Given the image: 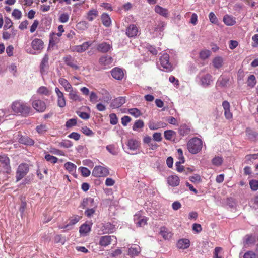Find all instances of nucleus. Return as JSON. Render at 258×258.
Segmentation results:
<instances>
[{"label":"nucleus","mask_w":258,"mask_h":258,"mask_svg":"<svg viewBox=\"0 0 258 258\" xmlns=\"http://www.w3.org/2000/svg\"><path fill=\"white\" fill-rule=\"evenodd\" d=\"M12 109L16 113L26 116L30 113L31 108L25 102L18 100L12 103Z\"/></svg>","instance_id":"1"},{"label":"nucleus","mask_w":258,"mask_h":258,"mask_svg":"<svg viewBox=\"0 0 258 258\" xmlns=\"http://www.w3.org/2000/svg\"><path fill=\"white\" fill-rule=\"evenodd\" d=\"M198 84L204 88L209 87L213 81L212 76L209 73H204L200 71L196 78Z\"/></svg>","instance_id":"2"},{"label":"nucleus","mask_w":258,"mask_h":258,"mask_svg":"<svg viewBox=\"0 0 258 258\" xmlns=\"http://www.w3.org/2000/svg\"><path fill=\"white\" fill-rule=\"evenodd\" d=\"M202 148V141L198 138H194L190 139L187 143V148L189 152L196 154Z\"/></svg>","instance_id":"3"},{"label":"nucleus","mask_w":258,"mask_h":258,"mask_svg":"<svg viewBox=\"0 0 258 258\" xmlns=\"http://www.w3.org/2000/svg\"><path fill=\"white\" fill-rule=\"evenodd\" d=\"M29 166L26 163L20 164L17 170L16 173V179L18 182L21 180L29 172Z\"/></svg>","instance_id":"4"},{"label":"nucleus","mask_w":258,"mask_h":258,"mask_svg":"<svg viewBox=\"0 0 258 258\" xmlns=\"http://www.w3.org/2000/svg\"><path fill=\"white\" fill-rule=\"evenodd\" d=\"M109 174L108 169L101 166H95L92 171V175L95 177H105Z\"/></svg>","instance_id":"5"},{"label":"nucleus","mask_w":258,"mask_h":258,"mask_svg":"<svg viewBox=\"0 0 258 258\" xmlns=\"http://www.w3.org/2000/svg\"><path fill=\"white\" fill-rule=\"evenodd\" d=\"M117 242L116 238L114 236L105 235L101 236L99 238V244L103 247L110 245L112 242Z\"/></svg>","instance_id":"6"},{"label":"nucleus","mask_w":258,"mask_h":258,"mask_svg":"<svg viewBox=\"0 0 258 258\" xmlns=\"http://www.w3.org/2000/svg\"><path fill=\"white\" fill-rule=\"evenodd\" d=\"M166 26V23L163 21H158L156 23L152 32L153 37H161L162 36L161 33L163 31Z\"/></svg>","instance_id":"7"},{"label":"nucleus","mask_w":258,"mask_h":258,"mask_svg":"<svg viewBox=\"0 0 258 258\" xmlns=\"http://www.w3.org/2000/svg\"><path fill=\"white\" fill-rule=\"evenodd\" d=\"M160 63L163 69L167 71H170L172 70V65L169 61V56L167 53L163 54L160 58Z\"/></svg>","instance_id":"8"},{"label":"nucleus","mask_w":258,"mask_h":258,"mask_svg":"<svg viewBox=\"0 0 258 258\" xmlns=\"http://www.w3.org/2000/svg\"><path fill=\"white\" fill-rule=\"evenodd\" d=\"M126 145L127 150L130 151L136 152L139 149L140 143L138 140L130 139L127 140Z\"/></svg>","instance_id":"9"},{"label":"nucleus","mask_w":258,"mask_h":258,"mask_svg":"<svg viewBox=\"0 0 258 258\" xmlns=\"http://www.w3.org/2000/svg\"><path fill=\"white\" fill-rule=\"evenodd\" d=\"M55 92L57 97V105L60 108L64 107L66 105V101L63 93L57 87L55 88Z\"/></svg>","instance_id":"10"},{"label":"nucleus","mask_w":258,"mask_h":258,"mask_svg":"<svg viewBox=\"0 0 258 258\" xmlns=\"http://www.w3.org/2000/svg\"><path fill=\"white\" fill-rule=\"evenodd\" d=\"M32 105L33 108L39 112H44L46 108L45 102L40 99L34 100Z\"/></svg>","instance_id":"11"},{"label":"nucleus","mask_w":258,"mask_h":258,"mask_svg":"<svg viewBox=\"0 0 258 258\" xmlns=\"http://www.w3.org/2000/svg\"><path fill=\"white\" fill-rule=\"evenodd\" d=\"M139 32V28L135 24L130 25L126 29V34L128 37H136Z\"/></svg>","instance_id":"12"},{"label":"nucleus","mask_w":258,"mask_h":258,"mask_svg":"<svg viewBox=\"0 0 258 258\" xmlns=\"http://www.w3.org/2000/svg\"><path fill=\"white\" fill-rule=\"evenodd\" d=\"M48 60V55L47 54H45L42 58L40 66V72L42 75L46 74L48 71L49 67Z\"/></svg>","instance_id":"13"},{"label":"nucleus","mask_w":258,"mask_h":258,"mask_svg":"<svg viewBox=\"0 0 258 258\" xmlns=\"http://www.w3.org/2000/svg\"><path fill=\"white\" fill-rule=\"evenodd\" d=\"M83 209H88L90 208H96L97 205L94 203V199L88 198L83 199L81 205Z\"/></svg>","instance_id":"14"},{"label":"nucleus","mask_w":258,"mask_h":258,"mask_svg":"<svg viewBox=\"0 0 258 258\" xmlns=\"http://www.w3.org/2000/svg\"><path fill=\"white\" fill-rule=\"evenodd\" d=\"M91 45L92 43L90 42H85L81 45L74 46L73 47V51L78 53H82L85 51Z\"/></svg>","instance_id":"15"},{"label":"nucleus","mask_w":258,"mask_h":258,"mask_svg":"<svg viewBox=\"0 0 258 258\" xmlns=\"http://www.w3.org/2000/svg\"><path fill=\"white\" fill-rule=\"evenodd\" d=\"M115 226L110 222L104 223L101 227V230L103 234L112 233L115 231Z\"/></svg>","instance_id":"16"},{"label":"nucleus","mask_w":258,"mask_h":258,"mask_svg":"<svg viewBox=\"0 0 258 258\" xmlns=\"http://www.w3.org/2000/svg\"><path fill=\"white\" fill-rule=\"evenodd\" d=\"M125 102V99L122 97H119L112 100L110 107L112 108H118Z\"/></svg>","instance_id":"17"},{"label":"nucleus","mask_w":258,"mask_h":258,"mask_svg":"<svg viewBox=\"0 0 258 258\" xmlns=\"http://www.w3.org/2000/svg\"><path fill=\"white\" fill-rule=\"evenodd\" d=\"M64 63L66 65L72 68L75 70L79 69L78 66L76 64V61L72 58V57L69 55H67L63 58Z\"/></svg>","instance_id":"18"},{"label":"nucleus","mask_w":258,"mask_h":258,"mask_svg":"<svg viewBox=\"0 0 258 258\" xmlns=\"http://www.w3.org/2000/svg\"><path fill=\"white\" fill-rule=\"evenodd\" d=\"M134 219L137 226L138 227H142L147 224V218L144 217H141L139 214H135Z\"/></svg>","instance_id":"19"},{"label":"nucleus","mask_w":258,"mask_h":258,"mask_svg":"<svg viewBox=\"0 0 258 258\" xmlns=\"http://www.w3.org/2000/svg\"><path fill=\"white\" fill-rule=\"evenodd\" d=\"M167 126V123L165 122L159 121L155 122L154 121H150L149 123V128L151 130H156L161 128H165Z\"/></svg>","instance_id":"20"},{"label":"nucleus","mask_w":258,"mask_h":258,"mask_svg":"<svg viewBox=\"0 0 258 258\" xmlns=\"http://www.w3.org/2000/svg\"><path fill=\"white\" fill-rule=\"evenodd\" d=\"M69 92V98L73 101H81L82 98L78 95L77 90L73 88L68 91Z\"/></svg>","instance_id":"21"},{"label":"nucleus","mask_w":258,"mask_h":258,"mask_svg":"<svg viewBox=\"0 0 258 258\" xmlns=\"http://www.w3.org/2000/svg\"><path fill=\"white\" fill-rule=\"evenodd\" d=\"M112 76L116 80H121L124 76L123 71L118 68H115L111 71Z\"/></svg>","instance_id":"22"},{"label":"nucleus","mask_w":258,"mask_h":258,"mask_svg":"<svg viewBox=\"0 0 258 258\" xmlns=\"http://www.w3.org/2000/svg\"><path fill=\"white\" fill-rule=\"evenodd\" d=\"M99 61L101 65L109 67L112 63L113 59L108 55H105L101 57Z\"/></svg>","instance_id":"23"},{"label":"nucleus","mask_w":258,"mask_h":258,"mask_svg":"<svg viewBox=\"0 0 258 258\" xmlns=\"http://www.w3.org/2000/svg\"><path fill=\"white\" fill-rule=\"evenodd\" d=\"M111 48V45L105 42L99 44L97 46V50L102 53L107 52Z\"/></svg>","instance_id":"24"},{"label":"nucleus","mask_w":258,"mask_h":258,"mask_svg":"<svg viewBox=\"0 0 258 258\" xmlns=\"http://www.w3.org/2000/svg\"><path fill=\"white\" fill-rule=\"evenodd\" d=\"M168 183L173 186H177L179 184V178L176 175L169 176L167 178Z\"/></svg>","instance_id":"25"},{"label":"nucleus","mask_w":258,"mask_h":258,"mask_svg":"<svg viewBox=\"0 0 258 258\" xmlns=\"http://www.w3.org/2000/svg\"><path fill=\"white\" fill-rule=\"evenodd\" d=\"M141 252V248L139 246L137 245H132L128 248L127 253L130 255L136 256L138 255Z\"/></svg>","instance_id":"26"},{"label":"nucleus","mask_w":258,"mask_h":258,"mask_svg":"<svg viewBox=\"0 0 258 258\" xmlns=\"http://www.w3.org/2000/svg\"><path fill=\"white\" fill-rule=\"evenodd\" d=\"M190 246V241L187 239H181L178 240L177 246L179 249H185Z\"/></svg>","instance_id":"27"},{"label":"nucleus","mask_w":258,"mask_h":258,"mask_svg":"<svg viewBox=\"0 0 258 258\" xmlns=\"http://www.w3.org/2000/svg\"><path fill=\"white\" fill-rule=\"evenodd\" d=\"M160 234L165 240H168L172 236V233L165 227H162L160 228Z\"/></svg>","instance_id":"28"},{"label":"nucleus","mask_w":258,"mask_h":258,"mask_svg":"<svg viewBox=\"0 0 258 258\" xmlns=\"http://www.w3.org/2000/svg\"><path fill=\"white\" fill-rule=\"evenodd\" d=\"M43 41L39 39H34L31 43L32 47L36 50H40L43 48Z\"/></svg>","instance_id":"29"},{"label":"nucleus","mask_w":258,"mask_h":258,"mask_svg":"<svg viewBox=\"0 0 258 258\" xmlns=\"http://www.w3.org/2000/svg\"><path fill=\"white\" fill-rule=\"evenodd\" d=\"M79 220V217L78 216H76L74 218L72 219L70 222L64 226L59 225L58 227L59 229H67V230L71 229L72 228V226L76 224Z\"/></svg>","instance_id":"30"},{"label":"nucleus","mask_w":258,"mask_h":258,"mask_svg":"<svg viewBox=\"0 0 258 258\" xmlns=\"http://www.w3.org/2000/svg\"><path fill=\"white\" fill-rule=\"evenodd\" d=\"M223 21L227 26H232L236 23L235 18L228 15H226L224 16Z\"/></svg>","instance_id":"31"},{"label":"nucleus","mask_w":258,"mask_h":258,"mask_svg":"<svg viewBox=\"0 0 258 258\" xmlns=\"http://www.w3.org/2000/svg\"><path fill=\"white\" fill-rule=\"evenodd\" d=\"M212 64L213 67L216 69L221 68L223 64V58L220 56L215 57L212 60Z\"/></svg>","instance_id":"32"},{"label":"nucleus","mask_w":258,"mask_h":258,"mask_svg":"<svg viewBox=\"0 0 258 258\" xmlns=\"http://www.w3.org/2000/svg\"><path fill=\"white\" fill-rule=\"evenodd\" d=\"M155 11L159 15L167 17L168 16V12L167 9L164 8L160 6L157 5L155 7Z\"/></svg>","instance_id":"33"},{"label":"nucleus","mask_w":258,"mask_h":258,"mask_svg":"<svg viewBox=\"0 0 258 258\" xmlns=\"http://www.w3.org/2000/svg\"><path fill=\"white\" fill-rule=\"evenodd\" d=\"M37 93L41 95H44L46 96H49L51 94V91L45 86H41L38 88L36 91Z\"/></svg>","instance_id":"34"},{"label":"nucleus","mask_w":258,"mask_h":258,"mask_svg":"<svg viewBox=\"0 0 258 258\" xmlns=\"http://www.w3.org/2000/svg\"><path fill=\"white\" fill-rule=\"evenodd\" d=\"M58 82L63 87L65 91L67 92L73 88L72 85L68 81V80L64 78H60L58 80Z\"/></svg>","instance_id":"35"},{"label":"nucleus","mask_w":258,"mask_h":258,"mask_svg":"<svg viewBox=\"0 0 258 258\" xmlns=\"http://www.w3.org/2000/svg\"><path fill=\"white\" fill-rule=\"evenodd\" d=\"M64 167L70 173L74 174L76 172L77 166L73 163L68 162L65 163Z\"/></svg>","instance_id":"36"},{"label":"nucleus","mask_w":258,"mask_h":258,"mask_svg":"<svg viewBox=\"0 0 258 258\" xmlns=\"http://www.w3.org/2000/svg\"><path fill=\"white\" fill-rule=\"evenodd\" d=\"M101 20L103 24L106 27H109L111 24V19L109 16L106 13H103L101 15Z\"/></svg>","instance_id":"37"},{"label":"nucleus","mask_w":258,"mask_h":258,"mask_svg":"<svg viewBox=\"0 0 258 258\" xmlns=\"http://www.w3.org/2000/svg\"><path fill=\"white\" fill-rule=\"evenodd\" d=\"M228 82V79L226 77L220 76L216 82V86L220 87H224L226 86Z\"/></svg>","instance_id":"38"},{"label":"nucleus","mask_w":258,"mask_h":258,"mask_svg":"<svg viewBox=\"0 0 258 258\" xmlns=\"http://www.w3.org/2000/svg\"><path fill=\"white\" fill-rule=\"evenodd\" d=\"M255 242V238L252 236L247 235L245 236L244 239L243 243L244 246L249 245L250 244H253Z\"/></svg>","instance_id":"39"},{"label":"nucleus","mask_w":258,"mask_h":258,"mask_svg":"<svg viewBox=\"0 0 258 258\" xmlns=\"http://www.w3.org/2000/svg\"><path fill=\"white\" fill-rule=\"evenodd\" d=\"M91 230V226L88 224H84L80 227L79 232L83 235H86Z\"/></svg>","instance_id":"40"},{"label":"nucleus","mask_w":258,"mask_h":258,"mask_svg":"<svg viewBox=\"0 0 258 258\" xmlns=\"http://www.w3.org/2000/svg\"><path fill=\"white\" fill-rule=\"evenodd\" d=\"M48 130V127L46 124H41L36 127V131L39 134H44Z\"/></svg>","instance_id":"41"},{"label":"nucleus","mask_w":258,"mask_h":258,"mask_svg":"<svg viewBox=\"0 0 258 258\" xmlns=\"http://www.w3.org/2000/svg\"><path fill=\"white\" fill-rule=\"evenodd\" d=\"M190 132V127L186 124L181 125L179 128V133L182 136L188 135Z\"/></svg>","instance_id":"42"},{"label":"nucleus","mask_w":258,"mask_h":258,"mask_svg":"<svg viewBox=\"0 0 258 258\" xmlns=\"http://www.w3.org/2000/svg\"><path fill=\"white\" fill-rule=\"evenodd\" d=\"M101 94L103 95L102 101L104 102L108 103L111 99L110 93L107 90H103L101 92Z\"/></svg>","instance_id":"43"},{"label":"nucleus","mask_w":258,"mask_h":258,"mask_svg":"<svg viewBox=\"0 0 258 258\" xmlns=\"http://www.w3.org/2000/svg\"><path fill=\"white\" fill-rule=\"evenodd\" d=\"M256 257L255 253L251 250L246 251L243 255L242 253L239 254V258H256Z\"/></svg>","instance_id":"44"},{"label":"nucleus","mask_w":258,"mask_h":258,"mask_svg":"<svg viewBox=\"0 0 258 258\" xmlns=\"http://www.w3.org/2000/svg\"><path fill=\"white\" fill-rule=\"evenodd\" d=\"M144 126V123L143 120H136L133 125V130L135 131H138L139 130L142 128Z\"/></svg>","instance_id":"45"},{"label":"nucleus","mask_w":258,"mask_h":258,"mask_svg":"<svg viewBox=\"0 0 258 258\" xmlns=\"http://www.w3.org/2000/svg\"><path fill=\"white\" fill-rule=\"evenodd\" d=\"M97 16V11L96 10H91L87 14V19L91 21L93 20Z\"/></svg>","instance_id":"46"},{"label":"nucleus","mask_w":258,"mask_h":258,"mask_svg":"<svg viewBox=\"0 0 258 258\" xmlns=\"http://www.w3.org/2000/svg\"><path fill=\"white\" fill-rule=\"evenodd\" d=\"M128 112L135 117H138L142 114L140 110L136 108L129 109Z\"/></svg>","instance_id":"47"},{"label":"nucleus","mask_w":258,"mask_h":258,"mask_svg":"<svg viewBox=\"0 0 258 258\" xmlns=\"http://www.w3.org/2000/svg\"><path fill=\"white\" fill-rule=\"evenodd\" d=\"M247 84L250 87H253L256 84V78L254 75H250L247 80Z\"/></svg>","instance_id":"48"},{"label":"nucleus","mask_w":258,"mask_h":258,"mask_svg":"<svg viewBox=\"0 0 258 258\" xmlns=\"http://www.w3.org/2000/svg\"><path fill=\"white\" fill-rule=\"evenodd\" d=\"M211 55V51L209 50H203L200 52V57L202 59L208 58Z\"/></svg>","instance_id":"49"},{"label":"nucleus","mask_w":258,"mask_h":258,"mask_svg":"<svg viewBox=\"0 0 258 258\" xmlns=\"http://www.w3.org/2000/svg\"><path fill=\"white\" fill-rule=\"evenodd\" d=\"M69 19V15L67 13H63L60 14L59 16V21L62 23H65Z\"/></svg>","instance_id":"50"},{"label":"nucleus","mask_w":258,"mask_h":258,"mask_svg":"<svg viewBox=\"0 0 258 258\" xmlns=\"http://www.w3.org/2000/svg\"><path fill=\"white\" fill-rule=\"evenodd\" d=\"M45 159L48 162L52 163H56L58 159L57 157L52 156L50 154H46L45 156Z\"/></svg>","instance_id":"51"},{"label":"nucleus","mask_w":258,"mask_h":258,"mask_svg":"<svg viewBox=\"0 0 258 258\" xmlns=\"http://www.w3.org/2000/svg\"><path fill=\"white\" fill-rule=\"evenodd\" d=\"M81 174L84 177H88L90 175V171L86 167H81L79 168Z\"/></svg>","instance_id":"52"},{"label":"nucleus","mask_w":258,"mask_h":258,"mask_svg":"<svg viewBox=\"0 0 258 258\" xmlns=\"http://www.w3.org/2000/svg\"><path fill=\"white\" fill-rule=\"evenodd\" d=\"M174 134L175 132L172 130L165 131L164 133L165 138L168 140H171L172 139Z\"/></svg>","instance_id":"53"},{"label":"nucleus","mask_w":258,"mask_h":258,"mask_svg":"<svg viewBox=\"0 0 258 258\" xmlns=\"http://www.w3.org/2000/svg\"><path fill=\"white\" fill-rule=\"evenodd\" d=\"M106 148L107 150L112 155H115L117 154L118 152L114 145H109L107 146Z\"/></svg>","instance_id":"54"},{"label":"nucleus","mask_w":258,"mask_h":258,"mask_svg":"<svg viewBox=\"0 0 258 258\" xmlns=\"http://www.w3.org/2000/svg\"><path fill=\"white\" fill-rule=\"evenodd\" d=\"M250 188L253 191H256L258 189V180H251L249 181Z\"/></svg>","instance_id":"55"},{"label":"nucleus","mask_w":258,"mask_h":258,"mask_svg":"<svg viewBox=\"0 0 258 258\" xmlns=\"http://www.w3.org/2000/svg\"><path fill=\"white\" fill-rule=\"evenodd\" d=\"M12 15L16 19L19 20L22 17V13L19 10L15 9L12 12Z\"/></svg>","instance_id":"56"},{"label":"nucleus","mask_w":258,"mask_h":258,"mask_svg":"<svg viewBox=\"0 0 258 258\" xmlns=\"http://www.w3.org/2000/svg\"><path fill=\"white\" fill-rule=\"evenodd\" d=\"M223 162L222 158L220 157H215L212 159V163L213 165L218 166L221 165Z\"/></svg>","instance_id":"57"},{"label":"nucleus","mask_w":258,"mask_h":258,"mask_svg":"<svg viewBox=\"0 0 258 258\" xmlns=\"http://www.w3.org/2000/svg\"><path fill=\"white\" fill-rule=\"evenodd\" d=\"M77 124V120L75 118H72L68 120L66 123V126L67 128H70L73 126L76 125Z\"/></svg>","instance_id":"58"},{"label":"nucleus","mask_w":258,"mask_h":258,"mask_svg":"<svg viewBox=\"0 0 258 258\" xmlns=\"http://www.w3.org/2000/svg\"><path fill=\"white\" fill-rule=\"evenodd\" d=\"M110 122L112 125H115L118 122V119L115 114L112 113L109 115Z\"/></svg>","instance_id":"59"},{"label":"nucleus","mask_w":258,"mask_h":258,"mask_svg":"<svg viewBox=\"0 0 258 258\" xmlns=\"http://www.w3.org/2000/svg\"><path fill=\"white\" fill-rule=\"evenodd\" d=\"M95 208H90L86 209V211H85V215L88 217V218L91 217L95 213Z\"/></svg>","instance_id":"60"},{"label":"nucleus","mask_w":258,"mask_h":258,"mask_svg":"<svg viewBox=\"0 0 258 258\" xmlns=\"http://www.w3.org/2000/svg\"><path fill=\"white\" fill-rule=\"evenodd\" d=\"M209 18L210 21L214 24H217L218 23V19L215 14L213 12H210L209 15Z\"/></svg>","instance_id":"61"},{"label":"nucleus","mask_w":258,"mask_h":258,"mask_svg":"<svg viewBox=\"0 0 258 258\" xmlns=\"http://www.w3.org/2000/svg\"><path fill=\"white\" fill-rule=\"evenodd\" d=\"M77 115L83 119H88L90 118V114L86 112L78 111L77 112Z\"/></svg>","instance_id":"62"},{"label":"nucleus","mask_w":258,"mask_h":258,"mask_svg":"<svg viewBox=\"0 0 258 258\" xmlns=\"http://www.w3.org/2000/svg\"><path fill=\"white\" fill-rule=\"evenodd\" d=\"M60 145L61 146L67 148H70L73 146L72 142L69 140H63L60 143Z\"/></svg>","instance_id":"63"},{"label":"nucleus","mask_w":258,"mask_h":258,"mask_svg":"<svg viewBox=\"0 0 258 258\" xmlns=\"http://www.w3.org/2000/svg\"><path fill=\"white\" fill-rule=\"evenodd\" d=\"M0 162L3 164L4 166H8L9 164V159L5 155L0 156Z\"/></svg>","instance_id":"64"}]
</instances>
